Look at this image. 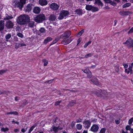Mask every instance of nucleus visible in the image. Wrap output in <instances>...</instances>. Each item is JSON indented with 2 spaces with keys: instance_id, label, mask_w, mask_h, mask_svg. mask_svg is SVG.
Here are the masks:
<instances>
[{
  "instance_id": "aec40b11",
  "label": "nucleus",
  "mask_w": 133,
  "mask_h": 133,
  "mask_svg": "<svg viewBox=\"0 0 133 133\" xmlns=\"http://www.w3.org/2000/svg\"><path fill=\"white\" fill-rule=\"evenodd\" d=\"M95 3L97 4L99 6L102 7L103 6V4L100 0H95Z\"/></svg>"
},
{
  "instance_id": "864d4df0",
  "label": "nucleus",
  "mask_w": 133,
  "mask_h": 133,
  "mask_svg": "<svg viewBox=\"0 0 133 133\" xmlns=\"http://www.w3.org/2000/svg\"><path fill=\"white\" fill-rule=\"evenodd\" d=\"M17 35L19 37L21 38H22L23 37V35L21 33L19 32L17 34Z\"/></svg>"
},
{
  "instance_id": "f03ea898",
  "label": "nucleus",
  "mask_w": 133,
  "mask_h": 133,
  "mask_svg": "<svg viewBox=\"0 0 133 133\" xmlns=\"http://www.w3.org/2000/svg\"><path fill=\"white\" fill-rule=\"evenodd\" d=\"M71 34L70 31L68 30L65 32L60 36V38L63 39L61 43L64 45L69 44L72 41L69 38Z\"/></svg>"
},
{
  "instance_id": "680f3d73",
  "label": "nucleus",
  "mask_w": 133,
  "mask_h": 133,
  "mask_svg": "<svg viewBox=\"0 0 133 133\" xmlns=\"http://www.w3.org/2000/svg\"><path fill=\"white\" fill-rule=\"evenodd\" d=\"M81 38H79L77 41V45H78L81 42Z\"/></svg>"
},
{
  "instance_id": "2eb2a0df",
  "label": "nucleus",
  "mask_w": 133,
  "mask_h": 133,
  "mask_svg": "<svg viewBox=\"0 0 133 133\" xmlns=\"http://www.w3.org/2000/svg\"><path fill=\"white\" fill-rule=\"evenodd\" d=\"M41 10V9L39 7L36 6L33 9V12L35 14H38L40 12Z\"/></svg>"
},
{
  "instance_id": "bf43d9fd",
  "label": "nucleus",
  "mask_w": 133,
  "mask_h": 133,
  "mask_svg": "<svg viewBox=\"0 0 133 133\" xmlns=\"http://www.w3.org/2000/svg\"><path fill=\"white\" fill-rule=\"evenodd\" d=\"M125 72L127 73V74H128L129 73L130 74V72L128 70V69H126V68H125Z\"/></svg>"
},
{
  "instance_id": "393cba45",
  "label": "nucleus",
  "mask_w": 133,
  "mask_h": 133,
  "mask_svg": "<svg viewBox=\"0 0 133 133\" xmlns=\"http://www.w3.org/2000/svg\"><path fill=\"white\" fill-rule=\"evenodd\" d=\"M6 114L7 115L11 114H13L15 115H18V112L16 111H14L13 112H8L6 113Z\"/></svg>"
},
{
  "instance_id": "a18cd8bd",
  "label": "nucleus",
  "mask_w": 133,
  "mask_h": 133,
  "mask_svg": "<svg viewBox=\"0 0 133 133\" xmlns=\"http://www.w3.org/2000/svg\"><path fill=\"white\" fill-rule=\"evenodd\" d=\"M12 123L13 124H16L17 125H19V122L18 121L15 122L14 119H13L11 121Z\"/></svg>"
},
{
  "instance_id": "13d9d810",
  "label": "nucleus",
  "mask_w": 133,
  "mask_h": 133,
  "mask_svg": "<svg viewBox=\"0 0 133 133\" xmlns=\"http://www.w3.org/2000/svg\"><path fill=\"white\" fill-rule=\"evenodd\" d=\"M123 65L124 66V68H125L128 67V65L127 64L123 63Z\"/></svg>"
},
{
  "instance_id": "a878e982",
  "label": "nucleus",
  "mask_w": 133,
  "mask_h": 133,
  "mask_svg": "<svg viewBox=\"0 0 133 133\" xmlns=\"http://www.w3.org/2000/svg\"><path fill=\"white\" fill-rule=\"evenodd\" d=\"M76 12L78 15H81L82 14V10L81 9H76L75 11Z\"/></svg>"
},
{
  "instance_id": "6e6552de",
  "label": "nucleus",
  "mask_w": 133,
  "mask_h": 133,
  "mask_svg": "<svg viewBox=\"0 0 133 133\" xmlns=\"http://www.w3.org/2000/svg\"><path fill=\"white\" fill-rule=\"evenodd\" d=\"M90 120L85 119L83 122V126L85 129H88L90 127L91 122Z\"/></svg>"
},
{
  "instance_id": "49530a36",
  "label": "nucleus",
  "mask_w": 133,
  "mask_h": 133,
  "mask_svg": "<svg viewBox=\"0 0 133 133\" xmlns=\"http://www.w3.org/2000/svg\"><path fill=\"white\" fill-rule=\"evenodd\" d=\"M7 71V69L5 70H0V75H2Z\"/></svg>"
},
{
  "instance_id": "3c124183",
  "label": "nucleus",
  "mask_w": 133,
  "mask_h": 133,
  "mask_svg": "<svg viewBox=\"0 0 133 133\" xmlns=\"http://www.w3.org/2000/svg\"><path fill=\"white\" fill-rule=\"evenodd\" d=\"M28 103V102L26 100H24L23 101V103H22V104L23 105H26Z\"/></svg>"
},
{
  "instance_id": "473e14b6",
  "label": "nucleus",
  "mask_w": 133,
  "mask_h": 133,
  "mask_svg": "<svg viewBox=\"0 0 133 133\" xmlns=\"http://www.w3.org/2000/svg\"><path fill=\"white\" fill-rule=\"evenodd\" d=\"M119 65H117L114 66V69L115 71L117 72H118L119 71Z\"/></svg>"
},
{
  "instance_id": "e2e57ef3",
  "label": "nucleus",
  "mask_w": 133,
  "mask_h": 133,
  "mask_svg": "<svg viewBox=\"0 0 133 133\" xmlns=\"http://www.w3.org/2000/svg\"><path fill=\"white\" fill-rule=\"evenodd\" d=\"M110 3L111 5L113 6H114V5H116V4L115 2L112 1H111V2H110V3Z\"/></svg>"
},
{
  "instance_id": "0e129e2a",
  "label": "nucleus",
  "mask_w": 133,
  "mask_h": 133,
  "mask_svg": "<svg viewBox=\"0 0 133 133\" xmlns=\"http://www.w3.org/2000/svg\"><path fill=\"white\" fill-rule=\"evenodd\" d=\"M105 2L107 3H110L111 2V0H104Z\"/></svg>"
},
{
  "instance_id": "dca6fc26",
  "label": "nucleus",
  "mask_w": 133,
  "mask_h": 133,
  "mask_svg": "<svg viewBox=\"0 0 133 133\" xmlns=\"http://www.w3.org/2000/svg\"><path fill=\"white\" fill-rule=\"evenodd\" d=\"M48 18L50 21H55L56 19V17L55 15L51 14L49 16Z\"/></svg>"
},
{
  "instance_id": "412c9836",
  "label": "nucleus",
  "mask_w": 133,
  "mask_h": 133,
  "mask_svg": "<svg viewBox=\"0 0 133 133\" xmlns=\"http://www.w3.org/2000/svg\"><path fill=\"white\" fill-rule=\"evenodd\" d=\"M76 100H72L70 101L68 105V106L69 107H72L76 103Z\"/></svg>"
},
{
  "instance_id": "69168bd1",
  "label": "nucleus",
  "mask_w": 133,
  "mask_h": 133,
  "mask_svg": "<svg viewBox=\"0 0 133 133\" xmlns=\"http://www.w3.org/2000/svg\"><path fill=\"white\" fill-rule=\"evenodd\" d=\"M27 130V128L26 129L24 128H22L21 129V131L22 132H25Z\"/></svg>"
},
{
  "instance_id": "c85d7f7f",
  "label": "nucleus",
  "mask_w": 133,
  "mask_h": 133,
  "mask_svg": "<svg viewBox=\"0 0 133 133\" xmlns=\"http://www.w3.org/2000/svg\"><path fill=\"white\" fill-rule=\"evenodd\" d=\"M86 74L87 75V77L89 78H90L92 77V75L91 71L89 70Z\"/></svg>"
},
{
  "instance_id": "4468645a",
  "label": "nucleus",
  "mask_w": 133,
  "mask_h": 133,
  "mask_svg": "<svg viewBox=\"0 0 133 133\" xmlns=\"http://www.w3.org/2000/svg\"><path fill=\"white\" fill-rule=\"evenodd\" d=\"M131 14V12L128 11L122 10L119 12V14L122 16L128 15Z\"/></svg>"
},
{
  "instance_id": "e433bc0d",
  "label": "nucleus",
  "mask_w": 133,
  "mask_h": 133,
  "mask_svg": "<svg viewBox=\"0 0 133 133\" xmlns=\"http://www.w3.org/2000/svg\"><path fill=\"white\" fill-rule=\"evenodd\" d=\"M106 130V128H102L101 129L99 132V133H105Z\"/></svg>"
},
{
  "instance_id": "72a5a7b5",
  "label": "nucleus",
  "mask_w": 133,
  "mask_h": 133,
  "mask_svg": "<svg viewBox=\"0 0 133 133\" xmlns=\"http://www.w3.org/2000/svg\"><path fill=\"white\" fill-rule=\"evenodd\" d=\"M9 130V129L6 127L5 128H1V131H2L3 132H6L7 131Z\"/></svg>"
},
{
  "instance_id": "37998d69",
  "label": "nucleus",
  "mask_w": 133,
  "mask_h": 133,
  "mask_svg": "<svg viewBox=\"0 0 133 133\" xmlns=\"http://www.w3.org/2000/svg\"><path fill=\"white\" fill-rule=\"evenodd\" d=\"M133 122V117L131 118L129 120L128 123L130 125H131Z\"/></svg>"
},
{
  "instance_id": "58836bf2",
  "label": "nucleus",
  "mask_w": 133,
  "mask_h": 133,
  "mask_svg": "<svg viewBox=\"0 0 133 133\" xmlns=\"http://www.w3.org/2000/svg\"><path fill=\"white\" fill-rule=\"evenodd\" d=\"M42 61L44 63V66H46L48 63V61L44 59H43Z\"/></svg>"
},
{
  "instance_id": "de8ad7c7",
  "label": "nucleus",
  "mask_w": 133,
  "mask_h": 133,
  "mask_svg": "<svg viewBox=\"0 0 133 133\" xmlns=\"http://www.w3.org/2000/svg\"><path fill=\"white\" fill-rule=\"evenodd\" d=\"M54 80V79H50V80H48L46 81L45 83H47L48 84H50L52 83V82Z\"/></svg>"
},
{
  "instance_id": "79ce46f5",
  "label": "nucleus",
  "mask_w": 133,
  "mask_h": 133,
  "mask_svg": "<svg viewBox=\"0 0 133 133\" xmlns=\"http://www.w3.org/2000/svg\"><path fill=\"white\" fill-rule=\"evenodd\" d=\"M59 40L58 39H55L51 43L50 45H52L55 43H56Z\"/></svg>"
},
{
  "instance_id": "39448f33",
  "label": "nucleus",
  "mask_w": 133,
  "mask_h": 133,
  "mask_svg": "<svg viewBox=\"0 0 133 133\" xmlns=\"http://www.w3.org/2000/svg\"><path fill=\"white\" fill-rule=\"evenodd\" d=\"M69 14V12L68 11L65 10H62L60 11L58 19L60 20H62L64 17L68 16Z\"/></svg>"
},
{
  "instance_id": "1a4fd4ad",
  "label": "nucleus",
  "mask_w": 133,
  "mask_h": 133,
  "mask_svg": "<svg viewBox=\"0 0 133 133\" xmlns=\"http://www.w3.org/2000/svg\"><path fill=\"white\" fill-rule=\"evenodd\" d=\"M49 6L50 8L53 11L58 10L59 7V5L55 2L52 3L50 4Z\"/></svg>"
},
{
  "instance_id": "338daca9",
  "label": "nucleus",
  "mask_w": 133,
  "mask_h": 133,
  "mask_svg": "<svg viewBox=\"0 0 133 133\" xmlns=\"http://www.w3.org/2000/svg\"><path fill=\"white\" fill-rule=\"evenodd\" d=\"M4 91L2 89H0V95L4 94Z\"/></svg>"
},
{
  "instance_id": "f704fd0d",
  "label": "nucleus",
  "mask_w": 133,
  "mask_h": 133,
  "mask_svg": "<svg viewBox=\"0 0 133 133\" xmlns=\"http://www.w3.org/2000/svg\"><path fill=\"white\" fill-rule=\"evenodd\" d=\"M45 29L43 28H41L39 30V31L41 34L45 32Z\"/></svg>"
},
{
  "instance_id": "6e6d98bb",
  "label": "nucleus",
  "mask_w": 133,
  "mask_h": 133,
  "mask_svg": "<svg viewBox=\"0 0 133 133\" xmlns=\"http://www.w3.org/2000/svg\"><path fill=\"white\" fill-rule=\"evenodd\" d=\"M82 119L79 118V119H77L76 120L77 123H80L82 122Z\"/></svg>"
},
{
  "instance_id": "0eeeda50",
  "label": "nucleus",
  "mask_w": 133,
  "mask_h": 133,
  "mask_svg": "<svg viewBox=\"0 0 133 133\" xmlns=\"http://www.w3.org/2000/svg\"><path fill=\"white\" fill-rule=\"evenodd\" d=\"M123 44H126L128 49L131 48L133 47V39L130 37L125 42L123 43Z\"/></svg>"
},
{
  "instance_id": "423d86ee",
  "label": "nucleus",
  "mask_w": 133,
  "mask_h": 133,
  "mask_svg": "<svg viewBox=\"0 0 133 133\" xmlns=\"http://www.w3.org/2000/svg\"><path fill=\"white\" fill-rule=\"evenodd\" d=\"M19 2H16L15 4V7L18 8L20 10H22L24 5L26 3V0H19Z\"/></svg>"
},
{
  "instance_id": "f257e3e1",
  "label": "nucleus",
  "mask_w": 133,
  "mask_h": 133,
  "mask_svg": "<svg viewBox=\"0 0 133 133\" xmlns=\"http://www.w3.org/2000/svg\"><path fill=\"white\" fill-rule=\"evenodd\" d=\"M30 20V17L28 15L23 14L18 17L17 22L20 25H25L27 24Z\"/></svg>"
},
{
  "instance_id": "5fc2aeb1",
  "label": "nucleus",
  "mask_w": 133,
  "mask_h": 133,
  "mask_svg": "<svg viewBox=\"0 0 133 133\" xmlns=\"http://www.w3.org/2000/svg\"><path fill=\"white\" fill-rule=\"evenodd\" d=\"M133 32V27L131 28L130 30L128 32V34L132 33Z\"/></svg>"
},
{
  "instance_id": "c03bdc74",
  "label": "nucleus",
  "mask_w": 133,
  "mask_h": 133,
  "mask_svg": "<svg viewBox=\"0 0 133 133\" xmlns=\"http://www.w3.org/2000/svg\"><path fill=\"white\" fill-rule=\"evenodd\" d=\"M84 32V30L83 29L81 31H79L77 34V35L78 36L80 35L81 36L82 35V34Z\"/></svg>"
},
{
  "instance_id": "8fccbe9b",
  "label": "nucleus",
  "mask_w": 133,
  "mask_h": 133,
  "mask_svg": "<svg viewBox=\"0 0 133 133\" xmlns=\"http://www.w3.org/2000/svg\"><path fill=\"white\" fill-rule=\"evenodd\" d=\"M125 129L127 130H130L131 129V126L129 125H128L125 127Z\"/></svg>"
},
{
  "instance_id": "f3484780",
  "label": "nucleus",
  "mask_w": 133,
  "mask_h": 133,
  "mask_svg": "<svg viewBox=\"0 0 133 133\" xmlns=\"http://www.w3.org/2000/svg\"><path fill=\"white\" fill-rule=\"evenodd\" d=\"M39 3L41 6L46 5L48 4V2L46 0H39Z\"/></svg>"
},
{
  "instance_id": "9b49d317",
  "label": "nucleus",
  "mask_w": 133,
  "mask_h": 133,
  "mask_svg": "<svg viewBox=\"0 0 133 133\" xmlns=\"http://www.w3.org/2000/svg\"><path fill=\"white\" fill-rule=\"evenodd\" d=\"M33 5L32 4H28L24 8V10L26 12L29 13L32 10Z\"/></svg>"
},
{
  "instance_id": "b1692460",
  "label": "nucleus",
  "mask_w": 133,
  "mask_h": 133,
  "mask_svg": "<svg viewBox=\"0 0 133 133\" xmlns=\"http://www.w3.org/2000/svg\"><path fill=\"white\" fill-rule=\"evenodd\" d=\"M37 125V124H34L30 129L28 133H31V132L36 127Z\"/></svg>"
},
{
  "instance_id": "7ed1b4c3",
  "label": "nucleus",
  "mask_w": 133,
  "mask_h": 133,
  "mask_svg": "<svg viewBox=\"0 0 133 133\" xmlns=\"http://www.w3.org/2000/svg\"><path fill=\"white\" fill-rule=\"evenodd\" d=\"M92 92L97 97L102 99L107 98L108 94L107 90L102 89L95 90L93 91Z\"/></svg>"
},
{
  "instance_id": "6ab92c4d",
  "label": "nucleus",
  "mask_w": 133,
  "mask_h": 133,
  "mask_svg": "<svg viewBox=\"0 0 133 133\" xmlns=\"http://www.w3.org/2000/svg\"><path fill=\"white\" fill-rule=\"evenodd\" d=\"M52 38L50 37H48L46 38L45 39L44 41V44H47L48 42L52 41Z\"/></svg>"
},
{
  "instance_id": "cd10ccee",
  "label": "nucleus",
  "mask_w": 133,
  "mask_h": 133,
  "mask_svg": "<svg viewBox=\"0 0 133 133\" xmlns=\"http://www.w3.org/2000/svg\"><path fill=\"white\" fill-rule=\"evenodd\" d=\"M92 6L91 5H86L85 9L87 10L90 11L91 10Z\"/></svg>"
},
{
  "instance_id": "603ef678",
  "label": "nucleus",
  "mask_w": 133,
  "mask_h": 133,
  "mask_svg": "<svg viewBox=\"0 0 133 133\" xmlns=\"http://www.w3.org/2000/svg\"><path fill=\"white\" fill-rule=\"evenodd\" d=\"M75 122L73 121L70 124V126L72 128H73L75 125Z\"/></svg>"
},
{
  "instance_id": "5701e85b",
  "label": "nucleus",
  "mask_w": 133,
  "mask_h": 133,
  "mask_svg": "<svg viewBox=\"0 0 133 133\" xmlns=\"http://www.w3.org/2000/svg\"><path fill=\"white\" fill-rule=\"evenodd\" d=\"M59 127L58 126L57 127H56L55 126H54V127L52 128V129L54 132L56 133L59 130V129L61 130L62 129V128H61V129L59 128Z\"/></svg>"
},
{
  "instance_id": "09e8293b",
  "label": "nucleus",
  "mask_w": 133,
  "mask_h": 133,
  "mask_svg": "<svg viewBox=\"0 0 133 133\" xmlns=\"http://www.w3.org/2000/svg\"><path fill=\"white\" fill-rule=\"evenodd\" d=\"M61 102H62L61 100L60 101H57L55 102V105L56 106L58 105H59V104L60 103H61Z\"/></svg>"
},
{
  "instance_id": "4d7b16f0",
  "label": "nucleus",
  "mask_w": 133,
  "mask_h": 133,
  "mask_svg": "<svg viewBox=\"0 0 133 133\" xmlns=\"http://www.w3.org/2000/svg\"><path fill=\"white\" fill-rule=\"evenodd\" d=\"M115 122L117 124H118L120 122V119H119V120L116 119Z\"/></svg>"
},
{
  "instance_id": "ddd939ff",
  "label": "nucleus",
  "mask_w": 133,
  "mask_h": 133,
  "mask_svg": "<svg viewBox=\"0 0 133 133\" xmlns=\"http://www.w3.org/2000/svg\"><path fill=\"white\" fill-rule=\"evenodd\" d=\"M5 26L8 29H9L13 28L14 24L11 21L9 20L6 22Z\"/></svg>"
},
{
  "instance_id": "052dcab7",
  "label": "nucleus",
  "mask_w": 133,
  "mask_h": 133,
  "mask_svg": "<svg viewBox=\"0 0 133 133\" xmlns=\"http://www.w3.org/2000/svg\"><path fill=\"white\" fill-rule=\"evenodd\" d=\"M82 70L84 72L87 74L88 72V70H89V69H87L85 70L82 69Z\"/></svg>"
},
{
  "instance_id": "a19ab883",
  "label": "nucleus",
  "mask_w": 133,
  "mask_h": 133,
  "mask_svg": "<svg viewBox=\"0 0 133 133\" xmlns=\"http://www.w3.org/2000/svg\"><path fill=\"white\" fill-rule=\"evenodd\" d=\"M11 37V35L10 34H8L5 36V38L6 39H9Z\"/></svg>"
},
{
  "instance_id": "f8f14e48",
  "label": "nucleus",
  "mask_w": 133,
  "mask_h": 133,
  "mask_svg": "<svg viewBox=\"0 0 133 133\" xmlns=\"http://www.w3.org/2000/svg\"><path fill=\"white\" fill-rule=\"evenodd\" d=\"M91 81L94 84L99 87H101L102 86L101 83L98 81V80L96 78H92L91 79Z\"/></svg>"
},
{
  "instance_id": "9d476101",
  "label": "nucleus",
  "mask_w": 133,
  "mask_h": 133,
  "mask_svg": "<svg viewBox=\"0 0 133 133\" xmlns=\"http://www.w3.org/2000/svg\"><path fill=\"white\" fill-rule=\"evenodd\" d=\"M99 127L96 124H93L91 127L90 130L94 132H96L98 130Z\"/></svg>"
},
{
  "instance_id": "c756f323",
  "label": "nucleus",
  "mask_w": 133,
  "mask_h": 133,
  "mask_svg": "<svg viewBox=\"0 0 133 133\" xmlns=\"http://www.w3.org/2000/svg\"><path fill=\"white\" fill-rule=\"evenodd\" d=\"M77 129L78 130H81L82 128V125L80 124H77L76 126Z\"/></svg>"
},
{
  "instance_id": "4c0bfd02",
  "label": "nucleus",
  "mask_w": 133,
  "mask_h": 133,
  "mask_svg": "<svg viewBox=\"0 0 133 133\" xmlns=\"http://www.w3.org/2000/svg\"><path fill=\"white\" fill-rule=\"evenodd\" d=\"M91 43V41H89L88 42H87L84 45V48H86L87 46L90 44Z\"/></svg>"
},
{
  "instance_id": "c9c22d12",
  "label": "nucleus",
  "mask_w": 133,
  "mask_h": 133,
  "mask_svg": "<svg viewBox=\"0 0 133 133\" xmlns=\"http://www.w3.org/2000/svg\"><path fill=\"white\" fill-rule=\"evenodd\" d=\"M94 53H90L86 55L85 56V58H88L89 57H91L92 56H93Z\"/></svg>"
},
{
  "instance_id": "2f4dec72",
  "label": "nucleus",
  "mask_w": 133,
  "mask_h": 133,
  "mask_svg": "<svg viewBox=\"0 0 133 133\" xmlns=\"http://www.w3.org/2000/svg\"><path fill=\"white\" fill-rule=\"evenodd\" d=\"M131 5V4L129 3H126L123 5V8H125L128 7Z\"/></svg>"
},
{
  "instance_id": "7c9ffc66",
  "label": "nucleus",
  "mask_w": 133,
  "mask_h": 133,
  "mask_svg": "<svg viewBox=\"0 0 133 133\" xmlns=\"http://www.w3.org/2000/svg\"><path fill=\"white\" fill-rule=\"evenodd\" d=\"M92 9H91V11L92 12H95L98 11V9L97 7L92 6Z\"/></svg>"
},
{
  "instance_id": "4be33fe9",
  "label": "nucleus",
  "mask_w": 133,
  "mask_h": 133,
  "mask_svg": "<svg viewBox=\"0 0 133 133\" xmlns=\"http://www.w3.org/2000/svg\"><path fill=\"white\" fill-rule=\"evenodd\" d=\"M35 22L34 21H29V22H28V27L30 28H33L35 25Z\"/></svg>"
},
{
  "instance_id": "bb28decb",
  "label": "nucleus",
  "mask_w": 133,
  "mask_h": 133,
  "mask_svg": "<svg viewBox=\"0 0 133 133\" xmlns=\"http://www.w3.org/2000/svg\"><path fill=\"white\" fill-rule=\"evenodd\" d=\"M6 17L4 18V20H8L10 19H11L13 18V17L12 16V15H9L8 14H6Z\"/></svg>"
},
{
  "instance_id": "ea45409f",
  "label": "nucleus",
  "mask_w": 133,
  "mask_h": 133,
  "mask_svg": "<svg viewBox=\"0 0 133 133\" xmlns=\"http://www.w3.org/2000/svg\"><path fill=\"white\" fill-rule=\"evenodd\" d=\"M132 67L130 65H129V67L128 69V70L130 72V74H132Z\"/></svg>"
},
{
  "instance_id": "774afa93",
  "label": "nucleus",
  "mask_w": 133,
  "mask_h": 133,
  "mask_svg": "<svg viewBox=\"0 0 133 133\" xmlns=\"http://www.w3.org/2000/svg\"><path fill=\"white\" fill-rule=\"evenodd\" d=\"M14 131L15 132H17L19 131V130L18 129H14Z\"/></svg>"
},
{
  "instance_id": "a211bd4d",
  "label": "nucleus",
  "mask_w": 133,
  "mask_h": 133,
  "mask_svg": "<svg viewBox=\"0 0 133 133\" xmlns=\"http://www.w3.org/2000/svg\"><path fill=\"white\" fill-rule=\"evenodd\" d=\"M4 21L3 20H0V31L3 30L4 28Z\"/></svg>"
},
{
  "instance_id": "20e7f679",
  "label": "nucleus",
  "mask_w": 133,
  "mask_h": 133,
  "mask_svg": "<svg viewBox=\"0 0 133 133\" xmlns=\"http://www.w3.org/2000/svg\"><path fill=\"white\" fill-rule=\"evenodd\" d=\"M45 19V15L43 14L38 15L34 18V21L37 23H42Z\"/></svg>"
}]
</instances>
